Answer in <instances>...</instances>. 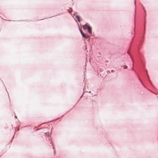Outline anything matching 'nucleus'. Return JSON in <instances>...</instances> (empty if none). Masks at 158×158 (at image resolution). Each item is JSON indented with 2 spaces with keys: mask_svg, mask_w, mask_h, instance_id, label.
I'll return each instance as SVG.
<instances>
[{
  "mask_svg": "<svg viewBox=\"0 0 158 158\" xmlns=\"http://www.w3.org/2000/svg\"><path fill=\"white\" fill-rule=\"evenodd\" d=\"M80 31H81V34H82V36L83 37L85 38H88V36H86V35H85L83 32V31H81V30H80Z\"/></svg>",
  "mask_w": 158,
  "mask_h": 158,
  "instance_id": "1",
  "label": "nucleus"
},
{
  "mask_svg": "<svg viewBox=\"0 0 158 158\" xmlns=\"http://www.w3.org/2000/svg\"><path fill=\"white\" fill-rule=\"evenodd\" d=\"M89 27V26L85 24L83 26V28L84 29H88Z\"/></svg>",
  "mask_w": 158,
  "mask_h": 158,
  "instance_id": "2",
  "label": "nucleus"
},
{
  "mask_svg": "<svg viewBox=\"0 0 158 158\" xmlns=\"http://www.w3.org/2000/svg\"><path fill=\"white\" fill-rule=\"evenodd\" d=\"M87 29H88V32L90 34H91V33H92V31H91V28H90V27H89Z\"/></svg>",
  "mask_w": 158,
  "mask_h": 158,
  "instance_id": "3",
  "label": "nucleus"
},
{
  "mask_svg": "<svg viewBox=\"0 0 158 158\" xmlns=\"http://www.w3.org/2000/svg\"><path fill=\"white\" fill-rule=\"evenodd\" d=\"M77 19L78 20V21L79 22H80V20H79V18H80L79 17V16H77Z\"/></svg>",
  "mask_w": 158,
  "mask_h": 158,
  "instance_id": "4",
  "label": "nucleus"
},
{
  "mask_svg": "<svg viewBox=\"0 0 158 158\" xmlns=\"http://www.w3.org/2000/svg\"><path fill=\"white\" fill-rule=\"evenodd\" d=\"M124 69H127V66H126V65H125L124 67Z\"/></svg>",
  "mask_w": 158,
  "mask_h": 158,
  "instance_id": "5",
  "label": "nucleus"
}]
</instances>
